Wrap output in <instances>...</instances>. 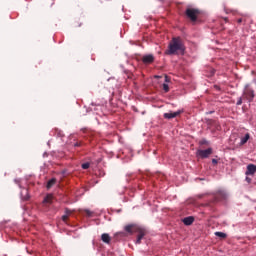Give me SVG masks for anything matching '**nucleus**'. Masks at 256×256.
I'll use <instances>...</instances> for the list:
<instances>
[{
    "instance_id": "1",
    "label": "nucleus",
    "mask_w": 256,
    "mask_h": 256,
    "mask_svg": "<svg viewBox=\"0 0 256 256\" xmlns=\"http://www.w3.org/2000/svg\"><path fill=\"white\" fill-rule=\"evenodd\" d=\"M165 55H185V44L181 37H174L168 44Z\"/></svg>"
},
{
    "instance_id": "2",
    "label": "nucleus",
    "mask_w": 256,
    "mask_h": 256,
    "mask_svg": "<svg viewBox=\"0 0 256 256\" xmlns=\"http://www.w3.org/2000/svg\"><path fill=\"white\" fill-rule=\"evenodd\" d=\"M200 13L201 12L199 11V9L195 8H188L185 11L186 17H188V19H190V21H192L193 23L197 21V17H199Z\"/></svg>"
},
{
    "instance_id": "3",
    "label": "nucleus",
    "mask_w": 256,
    "mask_h": 256,
    "mask_svg": "<svg viewBox=\"0 0 256 256\" xmlns=\"http://www.w3.org/2000/svg\"><path fill=\"white\" fill-rule=\"evenodd\" d=\"M229 194L225 190H218L215 194L216 201H227Z\"/></svg>"
},
{
    "instance_id": "4",
    "label": "nucleus",
    "mask_w": 256,
    "mask_h": 256,
    "mask_svg": "<svg viewBox=\"0 0 256 256\" xmlns=\"http://www.w3.org/2000/svg\"><path fill=\"white\" fill-rule=\"evenodd\" d=\"M213 154V148H208L206 150H198V155L201 159H207L209 155Z\"/></svg>"
},
{
    "instance_id": "5",
    "label": "nucleus",
    "mask_w": 256,
    "mask_h": 256,
    "mask_svg": "<svg viewBox=\"0 0 256 256\" xmlns=\"http://www.w3.org/2000/svg\"><path fill=\"white\" fill-rule=\"evenodd\" d=\"M183 113V111L178 110L176 112H168V113H164V119H175V117H179V115H181Z\"/></svg>"
},
{
    "instance_id": "6",
    "label": "nucleus",
    "mask_w": 256,
    "mask_h": 256,
    "mask_svg": "<svg viewBox=\"0 0 256 256\" xmlns=\"http://www.w3.org/2000/svg\"><path fill=\"white\" fill-rule=\"evenodd\" d=\"M153 61H155V57L152 54H148L142 57V62L145 65H151V63H153Z\"/></svg>"
},
{
    "instance_id": "7",
    "label": "nucleus",
    "mask_w": 256,
    "mask_h": 256,
    "mask_svg": "<svg viewBox=\"0 0 256 256\" xmlns=\"http://www.w3.org/2000/svg\"><path fill=\"white\" fill-rule=\"evenodd\" d=\"M256 173V165L255 164H249L246 169L245 175H255Z\"/></svg>"
},
{
    "instance_id": "8",
    "label": "nucleus",
    "mask_w": 256,
    "mask_h": 256,
    "mask_svg": "<svg viewBox=\"0 0 256 256\" xmlns=\"http://www.w3.org/2000/svg\"><path fill=\"white\" fill-rule=\"evenodd\" d=\"M254 97L255 94L251 90H248L244 93V99H247L248 101H253Z\"/></svg>"
},
{
    "instance_id": "9",
    "label": "nucleus",
    "mask_w": 256,
    "mask_h": 256,
    "mask_svg": "<svg viewBox=\"0 0 256 256\" xmlns=\"http://www.w3.org/2000/svg\"><path fill=\"white\" fill-rule=\"evenodd\" d=\"M101 241H103V243H106V245H109V243H111V236L107 233H103L101 235Z\"/></svg>"
},
{
    "instance_id": "10",
    "label": "nucleus",
    "mask_w": 256,
    "mask_h": 256,
    "mask_svg": "<svg viewBox=\"0 0 256 256\" xmlns=\"http://www.w3.org/2000/svg\"><path fill=\"white\" fill-rule=\"evenodd\" d=\"M194 221H195V218H193V216H189L183 219L184 225H193Z\"/></svg>"
},
{
    "instance_id": "11",
    "label": "nucleus",
    "mask_w": 256,
    "mask_h": 256,
    "mask_svg": "<svg viewBox=\"0 0 256 256\" xmlns=\"http://www.w3.org/2000/svg\"><path fill=\"white\" fill-rule=\"evenodd\" d=\"M70 215H71V210L66 208L65 209V215L62 216V221H64V223H67V220L69 219Z\"/></svg>"
},
{
    "instance_id": "12",
    "label": "nucleus",
    "mask_w": 256,
    "mask_h": 256,
    "mask_svg": "<svg viewBox=\"0 0 256 256\" xmlns=\"http://www.w3.org/2000/svg\"><path fill=\"white\" fill-rule=\"evenodd\" d=\"M43 203H49V204L53 203V195H52V194H48V195L44 198Z\"/></svg>"
},
{
    "instance_id": "13",
    "label": "nucleus",
    "mask_w": 256,
    "mask_h": 256,
    "mask_svg": "<svg viewBox=\"0 0 256 256\" xmlns=\"http://www.w3.org/2000/svg\"><path fill=\"white\" fill-rule=\"evenodd\" d=\"M250 137L249 133L245 134V137L241 138L240 145H245V143L249 141Z\"/></svg>"
},
{
    "instance_id": "14",
    "label": "nucleus",
    "mask_w": 256,
    "mask_h": 256,
    "mask_svg": "<svg viewBox=\"0 0 256 256\" xmlns=\"http://www.w3.org/2000/svg\"><path fill=\"white\" fill-rule=\"evenodd\" d=\"M55 183H57V179H55V178L50 179L46 185L47 189H51V187H53V185H55Z\"/></svg>"
},
{
    "instance_id": "15",
    "label": "nucleus",
    "mask_w": 256,
    "mask_h": 256,
    "mask_svg": "<svg viewBox=\"0 0 256 256\" xmlns=\"http://www.w3.org/2000/svg\"><path fill=\"white\" fill-rule=\"evenodd\" d=\"M214 235L220 239H227V235L224 232H215Z\"/></svg>"
},
{
    "instance_id": "16",
    "label": "nucleus",
    "mask_w": 256,
    "mask_h": 256,
    "mask_svg": "<svg viewBox=\"0 0 256 256\" xmlns=\"http://www.w3.org/2000/svg\"><path fill=\"white\" fill-rule=\"evenodd\" d=\"M145 237V232L140 231L136 240V243H141V239H143Z\"/></svg>"
},
{
    "instance_id": "17",
    "label": "nucleus",
    "mask_w": 256,
    "mask_h": 256,
    "mask_svg": "<svg viewBox=\"0 0 256 256\" xmlns=\"http://www.w3.org/2000/svg\"><path fill=\"white\" fill-rule=\"evenodd\" d=\"M133 225H127L126 227H125V231L127 232V233H133Z\"/></svg>"
},
{
    "instance_id": "18",
    "label": "nucleus",
    "mask_w": 256,
    "mask_h": 256,
    "mask_svg": "<svg viewBox=\"0 0 256 256\" xmlns=\"http://www.w3.org/2000/svg\"><path fill=\"white\" fill-rule=\"evenodd\" d=\"M84 213L86 214L87 217H93V212L91 210H84Z\"/></svg>"
},
{
    "instance_id": "19",
    "label": "nucleus",
    "mask_w": 256,
    "mask_h": 256,
    "mask_svg": "<svg viewBox=\"0 0 256 256\" xmlns=\"http://www.w3.org/2000/svg\"><path fill=\"white\" fill-rule=\"evenodd\" d=\"M82 169H89V167H91V164L89 162L83 163L81 165Z\"/></svg>"
},
{
    "instance_id": "20",
    "label": "nucleus",
    "mask_w": 256,
    "mask_h": 256,
    "mask_svg": "<svg viewBox=\"0 0 256 256\" xmlns=\"http://www.w3.org/2000/svg\"><path fill=\"white\" fill-rule=\"evenodd\" d=\"M162 87H163V91H165V93H169V85L168 84H163L162 85Z\"/></svg>"
},
{
    "instance_id": "21",
    "label": "nucleus",
    "mask_w": 256,
    "mask_h": 256,
    "mask_svg": "<svg viewBox=\"0 0 256 256\" xmlns=\"http://www.w3.org/2000/svg\"><path fill=\"white\" fill-rule=\"evenodd\" d=\"M236 105H243V98H239Z\"/></svg>"
},
{
    "instance_id": "22",
    "label": "nucleus",
    "mask_w": 256,
    "mask_h": 256,
    "mask_svg": "<svg viewBox=\"0 0 256 256\" xmlns=\"http://www.w3.org/2000/svg\"><path fill=\"white\" fill-rule=\"evenodd\" d=\"M170 81H171V78H169V76L166 75V76H165V82H166V83H169Z\"/></svg>"
},
{
    "instance_id": "23",
    "label": "nucleus",
    "mask_w": 256,
    "mask_h": 256,
    "mask_svg": "<svg viewBox=\"0 0 256 256\" xmlns=\"http://www.w3.org/2000/svg\"><path fill=\"white\" fill-rule=\"evenodd\" d=\"M212 163H213V165H217V159H212Z\"/></svg>"
},
{
    "instance_id": "24",
    "label": "nucleus",
    "mask_w": 256,
    "mask_h": 256,
    "mask_svg": "<svg viewBox=\"0 0 256 256\" xmlns=\"http://www.w3.org/2000/svg\"><path fill=\"white\" fill-rule=\"evenodd\" d=\"M237 23H243V19H242V18H239V19L237 20Z\"/></svg>"
},
{
    "instance_id": "25",
    "label": "nucleus",
    "mask_w": 256,
    "mask_h": 256,
    "mask_svg": "<svg viewBox=\"0 0 256 256\" xmlns=\"http://www.w3.org/2000/svg\"><path fill=\"white\" fill-rule=\"evenodd\" d=\"M155 79H161V76H155Z\"/></svg>"
},
{
    "instance_id": "26",
    "label": "nucleus",
    "mask_w": 256,
    "mask_h": 256,
    "mask_svg": "<svg viewBox=\"0 0 256 256\" xmlns=\"http://www.w3.org/2000/svg\"><path fill=\"white\" fill-rule=\"evenodd\" d=\"M79 145H80L79 143H76V144H75V147H79Z\"/></svg>"
}]
</instances>
